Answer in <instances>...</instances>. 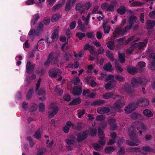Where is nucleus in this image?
<instances>
[{
    "label": "nucleus",
    "instance_id": "obj_1",
    "mask_svg": "<svg viewBox=\"0 0 155 155\" xmlns=\"http://www.w3.org/2000/svg\"><path fill=\"white\" fill-rule=\"evenodd\" d=\"M131 127L134 129L136 128L138 131H139L140 134L142 135V131L140 130V129L143 130H147V126L145 125L142 122L139 121H135L131 125Z\"/></svg>",
    "mask_w": 155,
    "mask_h": 155
},
{
    "label": "nucleus",
    "instance_id": "obj_2",
    "mask_svg": "<svg viewBox=\"0 0 155 155\" xmlns=\"http://www.w3.org/2000/svg\"><path fill=\"white\" fill-rule=\"evenodd\" d=\"M147 81V80L146 79L140 78H132L131 80V84L133 87H136L142 83L146 84Z\"/></svg>",
    "mask_w": 155,
    "mask_h": 155
},
{
    "label": "nucleus",
    "instance_id": "obj_3",
    "mask_svg": "<svg viewBox=\"0 0 155 155\" xmlns=\"http://www.w3.org/2000/svg\"><path fill=\"white\" fill-rule=\"evenodd\" d=\"M59 108L58 106H55L53 103H52L48 111L49 117H54L58 112Z\"/></svg>",
    "mask_w": 155,
    "mask_h": 155
},
{
    "label": "nucleus",
    "instance_id": "obj_4",
    "mask_svg": "<svg viewBox=\"0 0 155 155\" xmlns=\"http://www.w3.org/2000/svg\"><path fill=\"white\" fill-rule=\"evenodd\" d=\"M89 130H86L80 132L77 135V141L78 142H81L85 140L87 137Z\"/></svg>",
    "mask_w": 155,
    "mask_h": 155
},
{
    "label": "nucleus",
    "instance_id": "obj_5",
    "mask_svg": "<svg viewBox=\"0 0 155 155\" xmlns=\"http://www.w3.org/2000/svg\"><path fill=\"white\" fill-rule=\"evenodd\" d=\"M48 59L50 61L51 64H56L57 65V66H58V65L57 64L59 61L58 56L55 55L54 53L52 52L48 55Z\"/></svg>",
    "mask_w": 155,
    "mask_h": 155
},
{
    "label": "nucleus",
    "instance_id": "obj_6",
    "mask_svg": "<svg viewBox=\"0 0 155 155\" xmlns=\"http://www.w3.org/2000/svg\"><path fill=\"white\" fill-rule=\"evenodd\" d=\"M125 105V102L122 98L117 100L114 104L113 107L115 109H119L122 108Z\"/></svg>",
    "mask_w": 155,
    "mask_h": 155
},
{
    "label": "nucleus",
    "instance_id": "obj_7",
    "mask_svg": "<svg viewBox=\"0 0 155 155\" xmlns=\"http://www.w3.org/2000/svg\"><path fill=\"white\" fill-rule=\"evenodd\" d=\"M62 72L58 68H52L49 71V74L52 78H56L58 75H59V74H61Z\"/></svg>",
    "mask_w": 155,
    "mask_h": 155
},
{
    "label": "nucleus",
    "instance_id": "obj_8",
    "mask_svg": "<svg viewBox=\"0 0 155 155\" xmlns=\"http://www.w3.org/2000/svg\"><path fill=\"white\" fill-rule=\"evenodd\" d=\"M82 89L81 86H77L74 87L71 91V93L74 96H79L82 93Z\"/></svg>",
    "mask_w": 155,
    "mask_h": 155
},
{
    "label": "nucleus",
    "instance_id": "obj_9",
    "mask_svg": "<svg viewBox=\"0 0 155 155\" xmlns=\"http://www.w3.org/2000/svg\"><path fill=\"white\" fill-rule=\"evenodd\" d=\"M98 134L100 139V140L98 141L99 143L101 144L102 145H104L105 143V141L104 139V135L102 130L99 128L98 129Z\"/></svg>",
    "mask_w": 155,
    "mask_h": 155
},
{
    "label": "nucleus",
    "instance_id": "obj_10",
    "mask_svg": "<svg viewBox=\"0 0 155 155\" xmlns=\"http://www.w3.org/2000/svg\"><path fill=\"white\" fill-rule=\"evenodd\" d=\"M115 122L116 119L114 118L110 117L108 119V124L110 126V129L112 130H115L117 128Z\"/></svg>",
    "mask_w": 155,
    "mask_h": 155
},
{
    "label": "nucleus",
    "instance_id": "obj_11",
    "mask_svg": "<svg viewBox=\"0 0 155 155\" xmlns=\"http://www.w3.org/2000/svg\"><path fill=\"white\" fill-rule=\"evenodd\" d=\"M148 41L147 39L144 40V42L132 44L131 45V48H138L140 49L143 47L147 44Z\"/></svg>",
    "mask_w": 155,
    "mask_h": 155
},
{
    "label": "nucleus",
    "instance_id": "obj_12",
    "mask_svg": "<svg viewBox=\"0 0 155 155\" xmlns=\"http://www.w3.org/2000/svg\"><path fill=\"white\" fill-rule=\"evenodd\" d=\"M149 103V101L146 98H141L136 102V105L140 106H147Z\"/></svg>",
    "mask_w": 155,
    "mask_h": 155
},
{
    "label": "nucleus",
    "instance_id": "obj_13",
    "mask_svg": "<svg viewBox=\"0 0 155 155\" xmlns=\"http://www.w3.org/2000/svg\"><path fill=\"white\" fill-rule=\"evenodd\" d=\"M136 107L134 103H131L126 107L124 109L125 113L127 114H129L132 111L135 110L136 109Z\"/></svg>",
    "mask_w": 155,
    "mask_h": 155
},
{
    "label": "nucleus",
    "instance_id": "obj_14",
    "mask_svg": "<svg viewBox=\"0 0 155 155\" xmlns=\"http://www.w3.org/2000/svg\"><path fill=\"white\" fill-rule=\"evenodd\" d=\"M116 85V81L114 80L110 81L107 83L104 86L106 90L108 91L112 89Z\"/></svg>",
    "mask_w": 155,
    "mask_h": 155
},
{
    "label": "nucleus",
    "instance_id": "obj_15",
    "mask_svg": "<svg viewBox=\"0 0 155 155\" xmlns=\"http://www.w3.org/2000/svg\"><path fill=\"white\" fill-rule=\"evenodd\" d=\"M84 4L81 3H77L76 4L75 9L77 11H79L81 14L85 13V11L84 9Z\"/></svg>",
    "mask_w": 155,
    "mask_h": 155
},
{
    "label": "nucleus",
    "instance_id": "obj_16",
    "mask_svg": "<svg viewBox=\"0 0 155 155\" xmlns=\"http://www.w3.org/2000/svg\"><path fill=\"white\" fill-rule=\"evenodd\" d=\"M97 113L100 114L108 113L110 111L109 108L106 107H99L97 109Z\"/></svg>",
    "mask_w": 155,
    "mask_h": 155
},
{
    "label": "nucleus",
    "instance_id": "obj_17",
    "mask_svg": "<svg viewBox=\"0 0 155 155\" xmlns=\"http://www.w3.org/2000/svg\"><path fill=\"white\" fill-rule=\"evenodd\" d=\"M130 139L137 143H140L139 140L137 138V136L133 131H128Z\"/></svg>",
    "mask_w": 155,
    "mask_h": 155
},
{
    "label": "nucleus",
    "instance_id": "obj_18",
    "mask_svg": "<svg viewBox=\"0 0 155 155\" xmlns=\"http://www.w3.org/2000/svg\"><path fill=\"white\" fill-rule=\"evenodd\" d=\"M35 64H31L30 61H28L26 65V72L28 74L31 73L33 71Z\"/></svg>",
    "mask_w": 155,
    "mask_h": 155
},
{
    "label": "nucleus",
    "instance_id": "obj_19",
    "mask_svg": "<svg viewBox=\"0 0 155 155\" xmlns=\"http://www.w3.org/2000/svg\"><path fill=\"white\" fill-rule=\"evenodd\" d=\"M58 32L59 30L58 29H55L53 31V32L52 33L51 36V38L52 39V41L54 42L57 41L58 38Z\"/></svg>",
    "mask_w": 155,
    "mask_h": 155
},
{
    "label": "nucleus",
    "instance_id": "obj_20",
    "mask_svg": "<svg viewBox=\"0 0 155 155\" xmlns=\"http://www.w3.org/2000/svg\"><path fill=\"white\" fill-rule=\"evenodd\" d=\"M122 29L121 27L117 28L115 29L113 33L112 38H115L116 37L120 35H122Z\"/></svg>",
    "mask_w": 155,
    "mask_h": 155
},
{
    "label": "nucleus",
    "instance_id": "obj_21",
    "mask_svg": "<svg viewBox=\"0 0 155 155\" xmlns=\"http://www.w3.org/2000/svg\"><path fill=\"white\" fill-rule=\"evenodd\" d=\"M44 25L42 22H40L38 26L36 27V29L35 31V34L38 35V34L43 31Z\"/></svg>",
    "mask_w": 155,
    "mask_h": 155
},
{
    "label": "nucleus",
    "instance_id": "obj_22",
    "mask_svg": "<svg viewBox=\"0 0 155 155\" xmlns=\"http://www.w3.org/2000/svg\"><path fill=\"white\" fill-rule=\"evenodd\" d=\"M107 23L105 22L103 23L102 26L104 29V31L105 34H107L109 33L111 27L109 25H107Z\"/></svg>",
    "mask_w": 155,
    "mask_h": 155
},
{
    "label": "nucleus",
    "instance_id": "obj_23",
    "mask_svg": "<svg viewBox=\"0 0 155 155\" xmlns=\"http://www.w3.org/2000/svg\"><path fill=\"white\" fill-rule=\"evenodd\" d=\"M128 72L132 74H134L138 72V69L133 66H129L127 68Z\"/></svg>",
    "mask_w": 155,
    "mask_h": 155
},
{
    "label": "nucleus",
    "instance_id": "obj_24",
    "mask_svg": "<svg viewBox=\"0 0 155 155\" xmlns=\"http://www.w3.org/2000/svg\"><path fill=\"white\" fill-rule=\"evenodd\" d=\"M137 20L136 16L134 15L131 16L129 18L128 24L132 27L133 25L136 22Z\"/></svg>",
    "mask_w": 155,
    "mask_h": 155
},
{
    "label": "nucleus",
    "instance_id": "obj_25",
    "mask_svg": "<svg viewBox=\"0 0 155 155\" xmlns=\"http://www.w3.org/2000/svg\"><path fill=\"white\" fill-rule=\"evenodd\" d=\"M147 27L148 29H151L155 25V21L153 20H148L147 21Z\"/></svg>",
    "mask_w": 155,
    "mask_h": 155
},
{
    "label": "nucleus",
    "instance_id": "obj_26",
    "mask_svg": "<svg viewBox=\"0 0 155 155\" xmlns=\"http://www.w3.org/2000/svg\"><path fill=\"white\" fill-rule=\"evenodd\" d=\"M65 141L68 145H74L75 143V138L72 137L65 140Z\"/></svg>",
    "mask_w": 155,
    "mask_h": 155
},
{
    "label": "nucleus",
    "instance_id": "obj_27",
    "mask_svg": "<svg viewBox=\"0 0 155 155\" xmlns=\"http://www.w3.org/2000/svg\"><path fill=\"white\" fill-rule=\"evenodd\" d=\"M103 69L105 70L108 71H111L113 70L112 66L110 62L104 64V66Z\"/></svg>",
    "mask_w": 155,
    "mask_h": 155
},
{
    "label": "nucleus",
    "instance_id": "obj_28",
    "mask_svg": "<svg viewBox=\"0 0 155 155\" xmlns=\"http://www.w3.org/2000/svg\"><path fill=\"white\" fill-rule=\"evenodd\" d=\"M118 61L117 60H115V68L117 72L121 73L123 71V69L122 68L121 66L117 63Z\"/></svg>",
    "mask_w": 155,
    "mask_h": 155
},
{
    "label": "nucleus",
    "instance_id": "obj_29",
    "mask_svg": "<svg viewBox=\"0 0 155 155\" xmlns=\"http://www.w3.org/2000/svg\"><path fill=\"white\" fill-rule=\"evenodd\" d=\"M105 101L103 100H96L93 102L92 105L93 106L101 105L104 104Z\"/></svg>",
    "mask_w": 155,
    "mask_h": 155
},
{
    "label": "nucleus",
    "instance_id": "obj_30",
    "mask_svg": "<svg viewBox=\"0 0 155 155\" xmlns=\"http://www.w3.org/2000/svg\"><path fill=\"white\" fill-rule=\"evenodd\" d=\"M117 12L121 15L124 14L126 12V8L124 6H121L117 10Z\"/></svg>",
    "mask_w": 155,
    "mask_h": 155
},
{
    "label": "nucleus",
    "instance_id": "obj_31",
    "mask_svg": "<svg viewBox=\"0 0 155 155\" xmlns=\"http://www.w3.org/2000/svg\"><path fill=\"white\" fill-rule=\"evenodd\" d=\"M118 60L122 64L124 62L125 59V55L124 53L119 54Z\"/></svg>",
    "mask_w": 155,
    "mask_h": 155
},
{
    "label": "nucleus",
    "instance_id": "obj_32",
    "mask_svg": "<svg viewBox=\"0 0 155 155\" xmlns=\"http://www.w3.org/2000/svg\"><path fill=\"white\" fill-rule=\"evenodd\" d=\"M114 42L112 41H109L107 43L108 48L110 50H113L114 49Z\"/></svg>",
    "mask_w": 155,
    "mask_h": 155
},
{
    "label": "nucleus",
    "instance_id": "obj_33",
    "mask_svg": "<svg viewBox=\"0 0 155 155\" xmlns=\"http://www.w3.org/2000/svg\"><path fill=\"white\" fill-rule=\"evenodd\" d=\"M72 82L74 85L81 86L82 84L81 82H80V79L78 77L73 79Z\"/></svg>",
    "mask_w": 155,
    "mask_h": 155
},
{
    "label": "nucleus",
    "instance_id": "obj_34",
    "mask_svg": "<svg viewBox=\"0 0 155 155\" xmlns=\"http://www.w3.org/2000/svg\"><path fill=\"white\" fill-rule=\"evenodd\" d=\"M81 102V99L80 97L76 98L73 99L70 104L75 105L80 104Z\"/></svg>",
    "mask_w": 155,
    "mask_h": 155
},
{
    "label": "nucleus",
    "instance_id": "obj_35",
    "mask_svg": "<svg viewBox=\"0 0 155 155\" xmlns=\"http://www.w3.org/2000/svg\"><path fill=\"white\" fill-rule=\"evenodd\" d=\"M114 94L113 92H107L104 94L102 97L105 99H109Z\"/></svg>",
    "mask_w": 155,
    "mask_h": 155
},
{
    "label": "nucleus",
    "instance_id": "obj_36",
    "mask_svg": "<svg viewBox=\"0 0 155 155\" xmlns=\"http://www.w3.org/2000/svg\"><path fill=\"white\" fill-rule=\"evenodd\" d=\"M71 1L70 0H68L66 3L65 8L66 11L69 12L71 9Z\"/></svg>",
    "mask_w": 155,
    "mask_h": 155
},
{
    "label": "nucleus",
    "instance_id": "obj_37",
    "mask_svg": "<svg viewBox=\"0 0 155 155\" xmlns=\"http://www.w3.org/2000/svg\"><path fill=\"white\" fill-rule=\"evenodd\" d=\"M143 114L149 117H151L153 115L151 111L148 109H145L143 112Z\"/></svg>",
    "mask_w": 155,
    "mask_h": 155
},
{
    "label": "nucleus",
    "instance_id": "obj_38",
    "mask_svg": "<svg viewBox=\"0 0 155 155\" xmlns=\"http://www.w3.org/2000/svg\"><path fill=\"white\" fill-rule=\"evenodd\" d=\"M125 90L128 93H130L132 91V89L129 84H126L125 86Z\"/></svg>",
    "mask_w": 155,
    "mask_h": 155
},
{
    "label": "nucleus",
    "instance_id": "obj_39",
    "mask_svg": "<svg viewBox=\"0 0 155 155\" xmlns=\"http://www.w3.org/2000/svg\"><path fill=\"white\" fill-rule=\"evenodd\" d=\"M132 28L131 26L128 24V25L125 27L124 29H122V35H124L127 33L129 30L131 29Z\"/></svg>",
    "mask_w": 155,
    "mask_h": 155
},
{
    "label": "nucleus",
    "instance_id": "obj_40",
    "mask_svg": "<svg viewBox=\"0 0 155 155\" xmlns=\"http://www.w3.org/2000/svg\"><path fill=\"white\" fill-rule=\"evenodd\" d=\"M115 150V148L112 146L108 147L105 149V152L107 153L113 152Z\"/></svg>",
    "mask_w": 155,
    "mask_h": 155
},
{
    "label": "nucleus",
    "instance_id": "obj_41",
    "mask_svg": "<svg viewBox=\"0 0 155 155\" xmlns=\"http://www.w3.org/2000/svg\"><path fill=\"white\" fill-rule=\"evenodd\" d=\"M40 18V16L38 14H35L34 15V17L31 23L33 25H35L36 24L37 21Z\"/></svg>",
    "mask_w": 155,
    "mask_h": 155
},
{
    "label": "nucleus",
    "instance_id": "obj_42",
    "mask_svg": "<svg viewBox=\"0 0 155 155\" xmlns=\"http://www.w3.org/2000/svg\"><path fill=\"white\" fill-rule=\"evenodd\" d=\"M143 150L144 152H150L153 151V149L148 146H144L142 147Z\"/></svg>",
    "mask_w": 155,
    "mask_h": 155
},
{
    "label": "nucleus",
    "instance_id": "obj_43",
    "mask_svg": "<svg viewBox=\"0 0 155 155\" xmlns=\"http://www.w3.org/2000/svg\"><path fill=\"white\" fill-rule=\"evenodd\" d=\"M140 115L137 113L134 112L131 115L130 118L133 120H136L140 117Z\"/></svg>",
    "mask_w": 155,
    "mask_h": 155
},
{
    "label": "nucleus",
    "instance_id": "obj_44",
    "mask_svg": "<svg viewBox=\"0 0 155 155\" xmlns=\"http://www.w3.org/2000/svg\"><path fill=\"white\" fill-rule=\"evenodd\" d=\"M106 55L111 61H114L113 54L110 51H107V52Z\"/></svg>",
    "mask_w": 155,
    "mask_h": 155
},
{
    "label": "nucleus",
    "instance_id": "obj_45",
    "mask_svg": "<svg viewBox=\"0 0 155 155\" xmlns=\"http://www.w3.org/2000/svg\"><path fill=\"white\" fill-rule=\"evenodd\" d=\"M33 136H34L35 138L38 139H40L41 138V134L40 130H38L35 132Z\"/></svg>",
    "mask_w": 155,
    "mask_h": 155
},
{
    "label": "nucleus",
    "instance_id": "obj_46",
    "mask_svg": "<svg viewBox=\"0 0 155 155\" xmlns=\"http://www.w3.org/2000/svg\"><path fill=\"white\" fill-rule=\"evenodd\" d=\"M33 89H30L28 91L26 95V99L27 100L30 99L32 96V94L33 93Z\"/></svg>",
    "mask_w": 155,
    "mask_h": 155
},
{
    "label": "nucleus",
    "instance_id": "obj_47",
    "mask_svg": "<svg viewBox=\"0 0 155 155\" xmlns=\"http://www.w3.org/2000/svg\"><path fill=\"white\" fill-rule=\"evenodd\" d=\"M100 144H101L99 143V142H98V143H95L94 144V148L97 150H101L102 148V146L103 145H101Z\"/></svg>",
    "mask_w": 155,
    "mask_h": 155
},
{
    "label": "nucleus",
    "instance_id": "obj_48",
    "mask_svg": "<svg viewBox=\"0 0 155 155\" xmlns=\"http://www.w3.org/2000/svg\"><path fill=\"white\" fill-rule=\"evenodd\" d=\"M114 11L115 8L114 6L112 4H109L106 11L113 12H114Z\"/></svg>",
    "mask_w": 155,
    "mask_h": 155
},
{
    "label": "nucleus",
    "instance_id": "obj_49",
    "mask_svg": "<svg viewBox=\"0 0 155 155\" xmlns=\"http://www.w3.org/2000/svg\"><path fill=\"white\" fill-rule=\"evenodd\" d=\"M59 16L56 14H54L52 17L51 21L54 22L57 21L59 18Z\"/></svg>",
    "mask_w": 155,
    "mask_h": 155
},
{
    "label": "nucleus",
    "instance_id": "obj_50",
    "mask_svg": "<svg viewBox=\"0 0 155 155\" xmlns=\"http://www.w3.org/2000/svg\"><path fill=\"white\" fill-rule=\"evenodd\" d=\"M46 149L45 148L40 149L38 151L37 155H43V154L46 152Z\"/></svg>",
    "mask_w": 155,
    "mask_h": 155
},
{
    "label": "nucleus",
    "instance_id": "obj_51",
    "mask_svg": "<svg viewBox=\"0 0 155 155\" xmlns=\"http://www.w3.org/2000/svg\"><path fill=\"white\" fill-rule=\"evenodd\" d=\"M77 37L80 40H81L83 37H85L86 35L85 33H82L81 32H78L76 33Z\"/></svg>",
    "mask_w": 155,
    "mask_h": 155
},
{
    "label": "nucleus",
    "instance_id": "obj_52",
    "mask_svg": "<svg viewBox=\"0 0 155 155\" xmlns=\"http://www.w3.org/2000/svg\"><path fill=\"white\" fill-rule=\"evenodd\" d=\"M126 142L127 145L130 146H136L138 145V144L130 140H127L126 141Z\"/></svg>",
    "mask_w": 155,
    "mask_h": 155
},
{
    "label": "nucleus",
    "instance_id": "obj_53",
    "mask_svg": "<svg viewBox=\"0 0 155 155\" xmlns=\"http://www.w3.org/2000/svg\"><path fill=\"white\" fill-rule=\"evenodd\" d=\"M91 5V4L89 2H88L84 4V11L85 10H88Z\"/></svg>",
    "mask_w": 155,
    "mask_h": 155
},
{
    "label": "nucleus",
    "instance_id": "obj_54",
    "mask_svg": "<svg viewBox=\"0 0 155 155\" xmlns=\"http://www.w3.org/2000/svg\"><path fill=\"white\" fill-rule=\"evenodd\" d=\"M142 4V2L138 1H135L130 4V5L132 7L138 6H141Z\"/></svg>",
    "mask_w": 155,
    "mask_h": 155
},
{
    "label": "nucleus",
    "instance_id": "obj_55",
    "mask_svg": "<svg viewBox=\"0 0 155 155\" xmlns=\"http://www.w3.org/2000/svg\"><path fill=\"white\" fill-rule=\"evenodd\" d=\"M83 128V123H78L77 124V130L78 131H80Z\"/></svg>",
    "mask_w": 155,
    "mask_h": 155
},
{
    "label": "nucleus",
    "instance_id": "obj_56",
    "mask_svg": "<svg viewBox=\"0 0 155 155\" xmlns=\"http://www.w3.org/2000/svg\"><path fill=\"white\" fill-rule=\"evenodd\" d=\"M148 16L151 19L155 18V10L150 12Z\"/></svg>",
    "mask_w": 155,
    "mask_h": 155
},
{
    "label": "nucleus",
    "instance_id": "obj_57",
    "mask_svg": "<svg viewBox=\"0 0 155 155\" xmlns=\"http://www.w3.org/2000/svg\"><path fill=\"white\" fill-rule=\"evenodd\" d=\"M63 99L64 101H69L71 100V98L69 95L66 94L63 96Z\"/></svg>",
    "mask_w": 155,
    "mask_h": 155
},
{
    "label": "nucleus",
    "instance_id": "obj_58",
    "mask_svg": "<svg viewBox=\"0 0 155 155\" xmlns=\"http://www.w3.org/2000/svg\"><path fill=\"white\" fill-rule=\"evenodd\" d=\"M90 129L89 134L91 136H94L96 135L97 133V130L95 129Z\"/></svg>",
    "mask_w": 155,
    "mask_h": 155
},
{
    "label": "nucleus",
    "instance_id": "obj_59",
    "mask_svg": "<svg viewBox=\"0 0 155 155\" xmlns=\"http://www.w3.org/2000/svg\"><path fill=\"white\" fill-rule=\"evenodd\" d=\"M34 33V31L32 29H31L29 32L28 34V37L30 38L32 40H33V35Z\"/></svg>",
    "mask_w": 155,
    "mask_h": 155
},
{
    "label": "nucleus",
    "instance_id": "obj_60",
    "mask_svg": "<svg viewBox=\"0 0 155 155\" xmlns=\"http://www.w3.org/2000/svg\"><path fill=\"white\" fill-rule=\"evenodd\" d=\"M78 117L80 118L84 114L85 111L84 109H83L82 110H78Z\"/></svg>",
    "mask_w": 155,
    "mask_h": 155
},
{
    "label": "nucleus",
    "instance_id": "obj_61",
    "mask_svg": "<svg viewBox=\"0 0 155 155\" xmlns=\"http://www.w3.org/2000/svg\"><path fill=\"white\" fill-rule=\"evenodd\" d=\"M109 3L107 2L101 4V7L102 9L105 10L107 11V9L109 5Z\"/></svg>",
    "mask_w": 155,
    "mask_h": 155
},
{
    "label": "nucleus",
    "instance_id": "obj_62",
    "mask_svg": "<svg viewBox=\"0 0 155 155\" xmlns=\"http://www.w3.org/2000/svg\"><path fill=\"white\" fill-rule=\"evenodd\" d=\"M125 149L122 147H121L117 152V154L119 155H123L125 153Z\"/></svg>",
    "mask_w": 155,
    "mask_h": 155
},
{
    "label": "nucleus",
    "instance_id": "obj_63",
    "mask_svg": "<svg viewBox=\"0 0 155 155\" xmlns=\"http://www.w3.org/2000/svg\"><path fill=\"white\" fill-rule=\"evenodd\" d=\"M115 78L119 81H124V79L123 77L119 75H115Z\"/></svg>",
    "mask_w": 155,
    "mask_h": 155
},
{
    "label": "nucleus",
    "instance_id": "obj_64",
    "mask_svg": "<svg viewBox=\"0 0 155 155\" xmlns=\"http://www.w3.org/2000/svg\"><path fill=\"white\" fill-rule=\"evenodd\" d=\"M39 107L40 111L43 112L45 110V106L43 103H40L39 104Z\"/></svg>",
    "mask_w": 155,
    "mask_h": 155
}]
</instances>
